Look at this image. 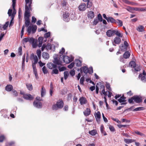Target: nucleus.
I'll use <instances>...</instances> for the list:
<instances>
[{
  "label": "nucleus",
  "mask_w": 146,
  "mask_h": 146,
  "mask_svg": "<svg viewBox=\"0 0 146 146\" xmlns=\"http://www.w3.org/2000/svg\"><path fill=\"white\" fill-rule=\"evenodd\" d=\"M13 88L12 86L11 85H7L5 87V90L7 91H10Z\"/></svg>",
  "instance_id": "30"
},
{
  "label": "nucleus",
  "mask_w": 146,
  "mask_h": 146,
  "mask_svg": "<svg viewBox=\"0 0 146 146\" xmlns=\"http://www.w3.org/2000/svg\"><path fill=\"white\" fill-rule=\"evenodd\" d=\"M124 45L122 44V47H124V48H121V51H124L127 49V47L128 46V44L126 41L124 42Z\"/></svg>",
  "instance_id": "18"
},
{
  "label": "nucleus",
  "mask_w": 146,
  "mask_h": 146,
  "mask_svg": "<svg viewBox=\"0 0 146 146\" xmlns=\"http://www.w3.org/2000/svg\"><path fill=\"white\" fill-rule=\"evenodd\" d=\"M41 51L39 50H37L36 51V54L38 56H40L41 55Z\"/></svg>",
  "instance_id": "58"
},
{
  "label": "nucleus",
  "mask_w": 146,
  "mask_h": 146,
  "mask_svg": "<svg viewBox=\"0 0 146 146\" xmlns=\"http://www.w3.org/2000/svg\"><path fill=\"white\" fill-rule=\"evenodd\" d=\"M75 63L77 66H81V62L79 60H75Z\"/></svg>",
  "instance_id": "31"
},
{
  "label": "nucleus",
  "mask_w": 146,
  "mask_h": 146,
  "mask_svg": "<svg viewBox=\"0 0 146 146\" xmlns=\"http://www.w3.org/2000/svg\"><path fill=\"white\" fill-rule=\"evenodd\" d=\"M34 41V38L33 37H27L24 38L23 40V43L29 42L30 43L33 42Z\"/></svg>",
  "instance_id": "7"
},
{
  "label": "nucleus",
  "mask_w": 146,
  "mask_h": 146,
  "mask_svg": "<svg viewBox=\"0 0 146 146\" xmlns=\"http://www.w3.org/2000/svg\"><path fill=\"white\" fill-rule=\"evenodd\" d=\"M94 13L93 12L90 11L88 12V18L92 19L94 17Z\"/></svg>",
  "instance_id": "23"
},
{
  "label": "nucleus",
  "mask_w": 146,
  "mask_h": 146,
  "mask_svg": "<svg viewBox=\"0 0 146 146\" xmlns=\"http://www.w3.org/2000/svg\"><path fill=\"white\" fill-rule=\"evenodd\" d=\"M31 43L32 44L33 48H35L37 46V45L36 42H35V39L34 38L33 42H31Z\"/></svg>",
  "instance_id": "54"
},
{
  "label": "nucleus",
  "mask_w": 146,
  "mask_h": 146,
  "mask_svg": "<svg viewBox=\"0 0 146 146\" xmlns=\"http://www.w3.org/2000/svg\"><path fill=\"white\" fill-rule=\"evenodd\" d=\"M121 42V39L119 37H116L114 39L113 42V45L115 46L116 45L114 44H119Z\"/></svg>",
  "instance_id": "11"
},
{
  "label": "nucleus",
  "mask_w": 146,
  "mask_h": 146,
  "mask_svg": "<svg viewBox=\"0 0 146 146\" xmlns=\"http://www.w3.org/2000/svg\"><path fill=\"white\" fill-rule=\"evenodd\" d=\"M30 7H29V4H26L25 7V19H29L30 16V15L29 12V8L30 9L31 7V5Z\"/></svg>",
  "instance_id": "2"
},
{
  "label": "nucleus",
  "mask_w": 146,
  "mask_h": 146,
  "mask_svg": "<svg viewBox=\"0 0 146 146\" xmlns=\"http://www.w3.org/2000/svg\"><path fill=\"white\" fill-rule=\"evenodd\" d=\"M5 139V137L4 135H2L0 136V142H3Z\"/></svg>",
  "instance_id": "59"
},
{
  "label": "nucleus",
  "mask_w": 146,
  "mask_h": 146,
  "mask_svg": "<svg viewBox=\"0 0 146 146\" xmlns=\"http://www.w3.org/2000/svg\"><path fill=\"white\" fill-rule=\"evenodd\" d=\"M134 10L138 11H146V7H134Z\"/></svg>",
  "instance_id": "20"
},
{
  "label": "nucleus",
  "mask_w": 146,
  "mask_h": 146,
  "mask_svg": "<svg viewBox=\"0 0 146 146\" xmlns=\"http://www.w3.org/2000/svg\"><path fill=\"white\" fill-rule=\"evenodd\" d=\"M84 81V77L82 76L80 80V84L82 85H83Z\"/></svg>",
  "instance_id": "53"
},
{
  "label": "nucleus",
  "mask_w": 146,
  "mask_h": 146,
  "mask_svg": "<svg viewBox=\"0 0 146 146\" xmlns=\"http://www.w3.org/2000/svg\"><path fill=\"white\" fill-rule=\"evenodd\" d=\"M74 63L73 62H72L70 65L68 66V67L69 68H72L74 66Z\"/></svg>",
  "instance_id": "61"
},
{
  "label": "nucleus",
  "mask_w": 146,
  "mask_h": 146,
  "mask_svg": "<svg viewBox=\"0 0 146 146\" xmlns=\"http://www.w3.org/2000/svg\"><path fill=\"white\" fill-rule=\"evenodd\" d=\"M79 101L81 105L85 104L87 103V100L86 98L84 97H82L79 99Z\"/></svg>",
  "instance_id": "12"
},
{
  "label": "nucleus",
  "mask_w": 146,
  "mask_h": 146,
  "mask_svg": "<svg viewBox=\"0 0 146 146\" xmlns=\"http://www.w3.org/2000/svg\"><path fill=\"white\" fill-rule=\"evenodd\" d=\"M46 93V90L43 86L42 88V90L41 91V94L42 97Z\"/></svg>",
  "instance_id": "37"
},
{
  "label": "nucleus",
  "mask_w": 146,
  "mask_h": 146,
  "mask_svg": "<svg viewBox=\"0 0 146 146\" xmlns=\"http://www.w3.org/2000/svg\"><path fill=\"white\" fill-rule=\"evenodd\" d=\"M134 101L137 103H139L142 101L141 98L138 96H133Z\"/></svg>",
  "instance_id": "10"
},
{
  "label": "nucleus",
  "mask_w": 146,
  "mask_h": 146,
  "mask_svg": "<svg viewBox=\"0 0 146 146\" xmlns=\"http://www.w3.org/2000/svg\"><path fill=\"white\" fill-rule=\"evenodd\" d=\"M54 62L58 65H61V62L59 60V58L54 59Z\"/></svg>",
  "instance_id": "32"
},
{
  "label": "nucleus",
  "mask_w": 146,
  "mask_h": 146,
  "mask_svg": "<svg viewBox=\"0 0 146 146\" xmlns=\"http://www.w3.org/2000/svg\"><path fill=\"white\" fill-rule=\"evenodd\" d=\"M135 70L136 71H139L140 70V67L139 66H135V68H134Z\"/></svg>",
  "instance_id": "60"
},
{
  "label": "nucleus",
  "mask_w": 146,
  "mask_h": 146,
  "mask_svg": "<svg viewBox=\"0 0 146 146\" xmlns=\"http://www.w3.org/2000/svg\"><path fill=\"white\" fill-rule=\"evenodd\" d=\"M87 8L86 4L84 3H81L78 7V9L80 11H85Z\"/></svg>",
  "instance_id": "6"
},
{
  "label": "nucleus",
  "mask_w": 146,
  "mask_h": 146,
  "mask_svg": "<svg viewBox=\"0 0 146 146\" xmlns=\"http://www.w3.org/2000/svg\"><path fill=\"white\" fill-rule=\"evenodd\" d=\"M69 76V73L68 71H65L64 72V78L66 80Z\"/></svg>",
  "instance_id": "40"
},
{
  "label": "nucleus",
  "mask_w": 146,
  "mask_h": 146,
  "mask_svg": "<svg viewBox=\"0 0 146 146\" xmlns=\"http://www.w3.org/2000/svg\"><path fill=\"white\" fill-rule=\"evenodd\" d=\"M42 70L44 74H46L48 72V71L45 66L42 68Z\"/></svg>",
  "instance_id": "45"
},
{
  "label": "nucleus",
  "mask_w": 146,
  "mask_h": 146,
  "mask_svg": "<svg viewBox=\"0 0 146 146\" xmlns=\"http://www.w3.org/2000/svg\"><path fill=\"white\" fill-rule=\"evenodd\" d=\"M115 34L120 37H122L123 36V34L120 33L117 31L115 30Z\"/></svg>",
  "instance_id": "35"
},
{
  "label": "nucleus",
  "mask_w": 146,
  "mask_h": 146,
  "mask_svg": "<svg viewBox=\"0 0 146 146\" xmlns=\"http://www.w3.org/2000/svg\"><path fill=\"white\" fill-rule=\"evenodd\" d=\"M99 21L98 20V19L97 18H95L94 19L93 22V24L95 25H97V24L98 23Z\"/></svg>",
  "instance_id": "52"
},
{
  "label": "nucleus",
  "mask_w": 146,
  "mask_h": 146,
  "mask_svg": "<svg viewBox=\"0 0 146 146\" xmlns=\"http://www.w3.org/2000/svg\"><path fill=\"white\" fill-rule=\"evenodd\" d=\"M115 23H117L118 24V25L120 26H121L123 25V22L122 21L120 20L117 19L116 20V22H115Z\"/></svg>",
  "instance_id": "34"
},
{
  "label": "nucleus",
  "mask_w": 146,
  "mask_h": 146,
  "mask_svg": "<svg viewBox=\"0 0 146 146\" xmlns=\"http://www.w3.org/2000/svg\"><path fill=\"white\" fill-rule=\"evenodd\" d=\"M42 57L45 60H47L49 58V54L46 52H43L42 53Z\"/></svg>",
  "instance_id": "21"
},
{
  "label": "nucleus",
  "mask_w": 146,
  "mask_h": 146,
  "mask_svg": "<svg viewBox=\"0 0 146 146\" xmlns=\"http://www.w3.org/2000/svg\"><path fill=\"white\" fill-rule=\"evenodd\" d=\"M109 127L110 131L112 132H114L115 131L114 127L111 125H109Z\"/></svg>",
  "instance_id": "47"
},
{
  "label": "nucleus",
  "mask_w": 146,
  "mask_h": 146,
  "mask_svg": "<svg viewBox=\"0 0 146 146\" xmlns=\"http://www.w3.org/2000/svg\"><path fill=\"white\" fill-rule=\"evenodd\" d=\"M47 67L49 69H52L54 68H56L57 66L53 63L50 62L48 63L47 64Z\"/></svg>",
  "instance_id": "13"
},
{
  "label": "nucleus",
  "mask_w": 146,
  "mask_h": 146,
  "mask_svg": "<svg viewBox=\"0 0 146 146\" xmlns=\"http://www.w3.org/2000/svg\"><path fill=\"white\" fill-rule=\"evenodd\" d=\"M37 27L36 25L30 26L28 27L27 31L29 35L31 32L33 33H34Z\"/></svg>",
  "instance_id": "5"
},
{
  "label": "nucleus",
  "mask_w": 146,
  "mask_h": 146,
  "mask_svg": "<svg viewBox=\"0 0 146 146\" xmlns=\"http://www.w3.org/2000/svg\"><path fill=\"white\" fill-rule=\"evenodd\" d=\"M69 14L68 13H65L63 14V20L66 22H68L70 20L69 18Z\"/></svg>",
  "instance_id": "16"
},
{
  "label": "nucleus",
  "mask_w": 146,
  "mask_h": 146,
  "mask_svg": "<svg viewBox=\"0 0 146 146\" xmlns=\"http://www.w3.org/2000/svg\"><path fill=\"white\" fill-rule=\"evenodd\" d=\"M89 133L92 135H95L97 133L96 130L95 129H94L89 132Z\"/></svg>",
  "instance_id": "36"
},
{
  "label": "nucleus",
  "mask_w": 146,
  "mask_h": 146,
  "mask_svg": "<svg viewBox=\"0 0 146 146\" xmlns=\"http://www.w3.org/2000/svg\"><path fill=\"white\" fill-rule=\"evenodd\" d=\"M124 140V142L127 144L131 143L133 142H135V140L134 139H125Z\"/></svg>",
  "instance_id": "24"
},
{
  "label": "nucleus",
  "mask_w": 146,
  "mask_h": 146,
  "mask_svg": "<svg viewBox=\"0 0 146 146\" xmlns=\"http://www.w3.org/2000/svg\"><path fill=\"white\" fill-rule=\"evenodd\" d=\"M115 33V30H109L106 32V35L107 36L110 37L113 36Z\"/></svg>",
  "instance_id": "9"
},
{
  "label": "nucleus",
  "mask_w": 146,
  "mask_h": 146,
  "mask_svg": "<svg viewBox=\"0 0 146 146\" xmlns=\"http://www.w3.org/2000/svg\"><path fill=\"white\" fill-rule=\"evenodd\" d=\"M32 66L34 73L35 76L36 78L37 79L38 78V77L37 74V70L36 67V65H32Z\"/></svg>",
  "instance_id": "15"
},
{
  "label": "nucleus",
  "mask_w": 146,
  "mask_h": 146,
  "mask_svg": "<svg viewBox=\"0 0 146 146\" xmlns=\"http://www.w3.org/2000/svg\"><path fill=\"white\" fill-rule=\"evenodd\" d=\"M144 27L142 25L139 26L137 29V30L139 32H143V31Z\"/></svg>",
  "instance_id": "39"
},
{
  "label": "nucleus",
  "mask_w": 146,
  "mask_h": 146,
  "mask_svg": "<svg viewBox=\"0 0 146 146\" xmlns=\"http://www.w3.org/2000/svg\"><path fill=\"white\" fill-rule=\"evenodd\" d=\"M30 59L32 60V65H36L38 61L37 56L35 55L33 53H32L31 55Z\"/></svg>",
  "instance_id": "3"
},
{
  "label": "nucleus",
  "mask_w": 146,
  "mask_h": 146,
  "mask_svg": "<svg viewBox=\"0 0 146 146\" xmlns=\"http://www.w3.org/2000/svg\"><path fill=\"white\" fill-rule=\"evenodd\" d=\"M27 88L29 90H31L33 89L32 84H26Z\"/></svg>",
  "instance_id": "41"
},
{
  "label": "nucleus",
  "mask_w": 146,
  "mask_h": 146,
  "mask_svg": "<svg viewBox=\"0 0 146 146\" xmlns=\"http://www.w3.org/2000/svg\"><path fill=\"white\" fill-rule=\"evenodd\" d=\"M87 2H88L87 3V7L88 8H89L90 7H91L92 6V3L91 2H90L89 1V0Z\"/></svg>",
  "instance_id": "62"
},
{
  "label": "nucleus",
  "mask_w": 146,
  "mask_h": 146,
  "mask_svg": "<svg viewBox=\"0 0 146 146\" xmlns=\"http://www.w3.org/2000/svg\"><path fill=\"white\" fill-rule=\"evenodd\" d=\"M125 97L123 96L121 97L120 98L118 99V101L120 102H124L126 101V100H125Z\"/></svg>",
  "instance_id": "29"
},
{
  "label": "nucleus",
  "mask_w": 146,
  "mask_h": 146,
  "mask_svg": "<svg viewBox=\"0 0 146 146\" xmlns=\"http://www.w3.org/2000/svg\"><path fill=\"white\" fill-rule=\"evenodd\" d=\"M144 109L143 107H139L133 110V111H136L143 110Z\"/></svg>",
  "instance_id": "33"
},
{
  "label": "nucleus",
  "mask_w": 146,
  "mask_h": 146,
  "mask_svg": "<svg viewBox=\"0 0 146 146\" xmlns=\"http://www.w3.org/2000/svg\"><path fill=\"white\" fill-rule=\"evenodd\" d=\"M80 72H84L86 74H87L88 72V68L87 67L84 66L80 68Z\"/></svg>",
  "instance_id": "17"
},
{
  "label": "nucleus",
  "mask_w": 146,
  "mask_h": 146,
  "mask_svg": "<svg viewBox=\"0 0 146 146\" xmlns=\"http://www.w3.org/2000/svg\"><path fill=\"white\" fill-rule=\"evenodd\" d=\"M94 116L97 122L99 123L101 118V114L100 112L98 111L97 113H96L94 114Z\"/></svg>",
  "instance_id": "8"
},
{
  "label": "nucleus",
  "mask_w": 146,
  "mask_h": 146,
  "mask_svg": "<svg viewBox=\"0 0 146 146\" xmlns=\"http://www.w3.org/2000/svg\"><path fill=\"white\" fill-rule=\"evenodd\" d=\"M23 97L25 99L30 100H32L33 98V97L29 94H24L23 95Z\"/></svg>",
  "instance_id": "14"
},
{
  "label": "nucleus",
  "mask_w": 146,
  "mask_h": 146,
  "mask_svg": "<svg viewBox=\"0 0 146 146\" xmlns=\"http://www.w3.org/2000/svg\"><path fill=\"white\" fill-rule=\"evenodd\" d=\"M99 85H100V91H101V90H102L104 89H105V86L102 83H100V84Z\"/></svg>",
  "instance_id": "51"
},
{
  "label": "nucleus",
  "mask_w": 146,
  "mask_h": 146,
  "mask_svg": "<svg viewBox=\"0 0 146 146\" xmlns=\"http://www.w3.org/2000/svg\"><path fill=\"white\" fill-rule=\"evenodd\" d=\"M106 88L109 90V91H111V88L110 87V84L107 83L106 86Z\"/></svg>",
  "instance_id": "63"
},
{
  "label": "nucleus",
  "mask_w": 146,
  "mask_h": 146,
  "mask_svg": "<svg viewBox=\"0 0 146 146\" xmlns=\"http://www.w3.org/2000/svg\"><path fill=\"white\" fill-rule=\"evenodd\" d=\"M90 74H91L93 73V70L92 67H90L88 68V72Z\"/></svg>",
  "instance_id": "55"
},
{
  "label": "nucleus",
  "mask_w": 146,
  "mask_h": 146,
  "mask_svg": "<svg viewBox=\"0 0 146 146\" xmlns=\"http://www.w3.org/2000/svg\"><path fill=\"white\" fill-rule=\"evenodd\" d=\"M50 32H48L47 33H46L44 36V38H48L50 36Z\"/></svg>",
  "instance_id": "57"
},
{
  "label": "nucleus",
  "mask_w": 146,
  "mask_h": 146,
  "mask_svg": "<svg viewBox=\"0 0 146 146\" xmlns=\"http://www.w3.org/2000/svg\"><path fill=\"white\" fill-rule=\"evenodd\" d=\"M63 56V60L64 62L67 64L72 62L74 58L72 56L69 57L67 56H63Z\"/></svg>",
  "instance_id": "4"
},
{
  "label": "nucleus",
  "mask_w": 146,
  "mask_h": 146,
  "mask_svg": "<svg viewBox=\"0 0 146 146\" xmlns=\"http://www.w3.org/2000/svg\"><path fill=\"white\" fill-rule=\"evenodd\" d=\"M129 66L131 67H133L134 68L136 66V65L135 62L131 61L129 63Z\"/></svg>",
  "instance_id": "38"
},
{
  "label": "nucleus",
  "mask_w": 146,
  "mask_h": 146,
  "mask_svg": "<svg viewBox=\"0 0 146 146\" xmlns=\"http://www.w3.org/2000/svg\"><path fill=\"white\" fill-rule=\"evenodd\" d=\"M52 70V71L51 72L52 74H58V70L56 68H54Z\"/></svg>",
  "instance_id": "42"
},
{
  "label": "nucleus",
  "mask_w": 146,
  "mask_h": 146,
  "mask_svg": "<svg viewBox=\"0 0 146 146\" xmlns=\"http://www.w3.org/2000/svg\"><path fill=\"white\" fill-rule=\"evenodd\" d=\"M25 23L26 27H28L30 23V21L29 19H25Z\"/></svg>",
  "instance_id": "43"
},
{
  "label": "nucleus",
  "mask_w": 146,
  "mask_h": 146,
  "mask_svg": "<svg viewBox=\"0 0 146 146\" xmlns=\"http://www.w3.org/2000/svg\"><path fill=\"white\" fill-rule=\"evenodd\" d=\"M134 7H132L129 6L126 9V10L129 11L131 12L132 10H134Z\"/></svg>",
  "instance_id": "49"
},
{
  "label": "nucleus",
  "mask_w": 146,
  "mask_h": 146,
  "mask_svg": "<svg viewBox=\"0 0 146 146\" xmlns=\"http://www.w3.org/2000/svg\"><path fill=\"white\" fill-rule=\"evenodd\" d=\"M100 129L101 133L102 134H103L104 135H107V133L104 130V127L103 125H101Z\"/></svg>",
  "instance_id": "28"
},
{
  "label": "nucleus",
  "mask_w": 146,
  "mask_h": 146,
  "mask_svg": "<svg viewBox=\"0 0 146 146\" xmlns=\"http://www.w3.org/2000/svg\"><path fill=\"white\" fill-rule=\"evenodd\" d=\"M64 103L62 101L59 100L56 104H54L52 106L53 110H56L62 108L63 106Z\"/></svg>",
  "instance_id": "1"
},
{
  "label": "nucleus",
  "mask_w": 146,
  "mask_h": 146,
  "mask_svg": "<svg viewBox=\"0 0 146 146\" xmlns=\"http://www.w3.org/2000/svg\"><path fill=\"white\" fill-rule=\"evenodd\" d=\"M130 54L128 51H127L125 52L123 55V57L125 59L128 58L130 56Z\"/></svg>",
  "instance_id": "27"
},
{
  "label": "nucleus",
  "mask_w": 146,
  "mask_h": 146,
  "mask_svg": "<svg viewBox=\"0 0 146 146\" xmlns=\"http://www.w3.org/2000/svg\"><path fill=\"white\" fill-rule=\"evenodd\" d=\"M65 49L64 48H62L60 50L59 52V53L60 54H61L62 55H60V57L62 58L61 57V56L65 52Z\"/></svg>",
  "instance_id": "46"
},
{
  "label": "nucleus",
  "mask_w": 146,
  "mask_h": 146,
  "mask_svg": "<svg viewBox=\"0 0 146 146\" xmlns=\"http://www.w3.org/2000/svg\"><path fill=\"white\" fill-rule=\"evenodd\" d=\"M97 19H98V20L100 22L102 21V15L100 14H99L98 15Z\"/></svg>",
  "instance_id": "50"
},
{
  "label": "nucleus",
  "mask_w": 146,
  "mask_h": 146,
  "mask_svg": "<svg viewBox=\"0 0 146 146\" xmlns=\"http://www.w3.org/2000/svg\"><path fill=\"white\" fill-rule=\"evenodd\" d=\"M139 78L143 82H146V76H143L142 74H141L139 75Z\"/></svg>",
  "instance_id": "22"
},
{
  "label": "nucleus",
  "mask_w": 146,
  "mask_h": 146,
  "mask_svg": "<svg viewBox=\"0 0 146 146\" xmlns=\"http://www.w3.org/2000/svg\"><path fill=\"white\" fill-rule=\"evenodd\" d=\"M107 20L108 22H111V23H115V22H116V20L111 17H108V19H107Z\"/></svg>",
  "instance_id": "26"
},
{
  "label": "nucleus",
  "mask_w": 146,
  "mask_h": 146,
  "mask_svg": "<svg viewBox=\"0 0 146 146\" xmlns=\"http://www.w3.org/2000/svg\"><path fill=\"white\" fill-rule=\"evenodd\" d=\"M22 48L21 46L18 49L17 54L19 55H21L22 54Z\"/></svg>",
  "instance_id": "44"
},
{
  "label": "nucleus",
  "mask_w": 146,
  "mask_h": 146,
  "mask_svg": "<svg viewBox=\"0 0 146 146\" xmlns=\"http://www.w3.org/2000/svg\"><path fill=\"white\" fill-rule=\"evenodd\" d=\"M9 24V22H6L5 24H4L3 26V28L4 30H6L7 29V27H8Z\"/></svg>",
  "instance_id": "48"
},
{
  "label": "nucleus",
  "mask_w": 146,
  "mask_h": 146,
  "mask_svg": "<svg viewBox=\"0 0 146 146\" xmlns=\"http://www.w3.org/2000/svg\"><path fill=\"white\" fill-rule=\"evenodd\" d=\"M70 74L72 76H73L75 74V71L74 70H71L70 72Z\"/></svg>",
  "instance_id": "56"
},
{
  "label": "nucleus",
  "mask_w": 146,
  "mask_h": 146,
  "mask_svg": "<svg viewBox=\"0 0 146 146\" xmlns=\"http://www.w3.org/2000/svg\"><path fill=\"white\" fill-rule=\"evenodd\" d=\"M91 113V111L90 109L87 108L86 110L84 112V114L85 116H88Z\"/></svg>",
  "instance_id": "25"
},
{
  "label": "nucleus",
  "mask_w": 146,
  "mask_h": 146,
  "mask_svg": "<svg viewBox=\"0 0 146 146\" xmlns=\"http://www.w3.org/2000/svg\"><path fill=\"white\" fill-rule=\"evenodd\" d=\"M12 12V9H10L9 10L8 14L9 15V16H12L11 13Z\"/></svg>",
  "instance_id": "64"
},
{
  "label": "nucleus",
  "mask_w": 146,
  "mask_h": 146,
  "mask_svg": "<svg viewBox=\"0 0 146 146\" xmlns=\"http://www.w3.org/2000/svg\"><path fill=\"white\" fill-rule=\"evenodd\" d=\"M33 104L35 106L38 108H41L42 106V104L40 102L35 101L33 103Z\"/></svg>",
  "instance_id": "19"
}]
</instances>
